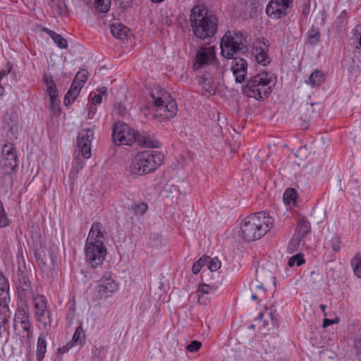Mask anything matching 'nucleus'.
I'll return each instance as SVG.
<instances>
[{"instance_id": "39448f33", "label": "nucleus", "mask_w": 361, "mask_h": 361, "mask_svg": "<svg viewBox=\"0 0 361 361\" xmlns=\"http://www.w3.org/2000/svg\"><path fill=\"white\" fill-rule=\"evenodd\" d=\"M164 161V155L156 150H145L137 153L130 166V171L135 175H145L155 171Z\"/></svg>"}, {"instance_id": "4468645a", "label": "nucleus", "mask_w": 361, "mask_h": 361, "mask_svg": "<svg viewBox=\"0 0 361 361\" xmlns=\"http://www.w3.org/2000/svg\"><path fill=\"white\" fill-rule=\"evenodd\" d=\"M94 137V132L91 128L81 130L78 135V147L80 149L82 156L85 159L91 157V143Z\"/></svg>"}, {"instance_id": "1a4fd4ad", "label": "nucleus", "mask_w": 361, "mask_h": 361, "mask_svg": "<svg viewBox=\"0 0 361 361\" xmlns=\"http://www.w3.org/2000/svg\"><path fill=\"white\" fill-rule=\"evenodd\" d=\"M137 134L127 124L117 122L113 128V140L118 145H129L136 141Z\"/></svg>"}, {"instance_id": "bb28decb", "label": "nucleus", "mask_w": 361, "mask_h": 361, "mask_svg": "<svg viewBox=\"0 0 361 361\" xmlns=\"http://www.w3.org/2000/svg\"><path fill=\"white\" fill-rule=\"evenodd\" d=\"M43 30L49 35L60 49H65L67 47V41L61 35L57 34L47 27L44 28Z\"/></svg>"}, {"instance_id": "7ed1b4c3", "label": "nucleus", "mask_w": 361, "mask_h": 361, "mask_svg": "<svg viewBox=\"0 0 361 361\" xmlns=\"http://www.w3.org/2000/svg\"><path fill=\"white\" fill-rule=\"evenodd\" d=\"M190 21L194 35L201 39H210L217 30V19L208 13L203 6H195L191 10Z\"/></svg>"}, {"instance_id": "b1692460", "label": "nucleus", "mask_w": 361, "mask_h": 361, "mask_svg": "<svg viewBox=\"0 0 361 361\" xmlns=\"http://www.w3.org/2000/svg\"><path fill=\"white\" fill-rule=\"evenodd\" d=\"M129 30L125 25L120 23H114L111 26L112 35L117 39H124L127 37Z\"/></svg>"}, {"instance_id": "aec40b11", "label": "nucleus", "mask_w": 361, "mask_h": 361, "mask_svg": "<svg viewBox=\"0 0 361 361\" xmlns=\"http://www.w3.org/2000/svg\"><path fill=\"white\" fill-rule=\"evenodd\" d=\"M264 272L263 269L261 270H257L256 271V276H257V281L259 282L260 284H257V283L252 282L250 284L251 290H255V292L252 294L251 298L252 300H257L258 299V297L263 296L265 295V289L264 288V283L260 281L262 280V277L260 275H262Z\"/></svg>"}, {"instance_id": "338daca9", "label": "nucleus", "mask_w": 361, "mask_h": 361, "mask_svg": "<svg viewBox=\"0 0 361 361\" xmlns=\"http://www.w3.org/2000/svg\"><path fill=\"white\" fill-rule=\"evenodd\" d=\"M98 91H99L98 94H101V95L103 96L104 94H106V93H107V88L105 87H102L99 88Z\"/></svg>"}, {"instance_id": "ea45409f", "label": "nucleus", "mask_w": 361, "mask_h": 361, "mask_svg": "<svg viewBox=\"0 0 361 361\" xmlns=\"http://www.w3.org/2000/svg\"><path fill=\"white\" fill-rule=\"evenodd\" d=\"M305 263V259L303 258V255L302 253L296 254L292 256L288 260V266L290 267L297 265V267H300L302 264Z\"/></svg>"}, {"instance_id": "6e6552de", "label": "nucleus", "mask_w": 361, "mask_h": 361, "mask_svg": "<svg viewBox=\"0 0 361 361\" xmlns=\"http://www.w3.org/2000/svg\"><path fill=\"white\" fill-rule=\"evenodd\" d=\"M18 166V157L16 148L12 143H6L1 152L0 168L4 174H11L16 171Z\"/></svg>"}, {"instance_id": "69168bd1", "label": "nucleus", "mask_w": 361, "mask_h": 361, "mask_svg": "<svg viewBox=\"0 0 361 361\" xmlns=\"http://www.w3.org/2000/svg\"><path fill=\"white\" fill-rule=\"evenodd\" d=\"M281 5L285 7L286 9L291 4L293 0H276Z\"/></svg>"}, {"instance_id": "412c9836", "label": "nucleus", "mask_w": 361, "mask_h": 361, "mask_svg": "<svg viewBox=\"0 0 361 361\" xmlns=\"http://www.w3.org/2000/svg\"><path fill=\"white\" fill-rule=\"evenodd\" d=\"M311 231V225L310 221L305 217L299 219L294 234L304 238Z\"/></svg>"}, {"instance_id": "2f4dec72", "label": "nucleus", "mask_w": 361, "mask_h": 361, "mask_svg": "<svg viewBox=\"0 0 361 361\" xmlns=\"http://www.w3.org/2000/svg\"><path fill=\"white\" fill-rule=\"evenodd\" d=\"M297 195V191L295 189L288 188L283 194V202L286 204H295Z\"/></svg>"}, {"instance_id": "e433bc0d", "label": "nucleus", "mask_w": 361, "mask_h": 361, "mask_svg": "<svg viewBox=\"0 0 361 361\" xmlns=\"http://www.w3.org/2000/svg\"><path fill=\"white\" fill-rule=\"evenodd\" d=\"M96 8L101 13H106L111 6V0H94Z\"/></svg>"}, {"instance_id": "4be33fe9", "label": "nucleus", "mask_w": 361, "mask_h": 361, "mask_svg": "<svg viewBox=\"0 0 361 361\" xmlns=\"http://www.w3.org/2000/svg\"><path fill=\"white\" fill-rule=\"evenodd\" d=\"M136 141L140 146L147 148H158L160 146L158 140L153 139L146 133L137 134Z\"/></svg>"}, {"instance_id": "0eeeda50", "label": "nucleus", "mask_w": 361, "mask_h": 361, "mask_svg": "<svg viewBox=\"0 0 361 361\" xmlns=\"http://www.w3.org/2000/svg\"><path fill=\"white\" fill-rule=\"evenodd\" d=\"M271 76L267 72L260 73L250 78L244 89V93L257 100L267 97L271 92Z\"/></svg>"}, {"instance_id": "603ef678", "label": "nucleus", "mask_w": 361, "mask_h": 361, "mask_svg": "<svg viewBox=\"0 0 361 361\" xmlns=\"http://www.w3.org/2000/svg\"><path fill=\"white\" fill-rule=\"evenodd\" d=\"M115 109L116 114H119L122 117H125L128 114V111L126 108L121 104H118V105L115 106Z\"/></svg>"}, {"instance_id": "a211bd4d", "label": "nucleus", "mask_w": 361, "mask_h": 361, "mask_svg": "<svg viewBox=\"0 0 361 361\" xmlns=\"http://www.w3.org/2000/svg\"><path fill=\"white\" fill-rule=\"evenodd\" d=\"M235 82L241 83L247 75V62L241 58L235 59L231 67Z\"/></svg>"}, {"instance_id": "680f3d73", "label": "nucleus", "mask_w": 361, "mask_h": 361, "mask_svg": "<svg viewBox=\"0 0 361 361\" xmlns=\"http://www.w3.org/2000/svg\"><path fill=\"white\" fill-rule=\"evenodd\" d=\"M47 92L49 94L50 99H57V97H58V91L56 90V87L53 88V89H51V87L50 90H47Z\"/></svg>"}, {"instance_id": "f704fd0d", "label": "nucleus", "mask_w": 361, "mask_h": 361, "mask_svg": "<svg viewBox=\"0 0 361 361\" xmlns=\"http://www.w3.org/2000/svg\"><path fill=\"white\" fill-rule=\"evenodd\" d=\"M205 265L211 271H217L221 267V262L217 258L212 259L209 257H205Z\"/></svg>"}, {"instance_id": "c03bdc74", "label": "nucleus", "mask_w": 361, "mask_h": 361, "mask_svg": "<svg viewBox=\"0 0 361 361\" xmlns=\"http://www.w3.org/2000/svg\"><path fill=\"white\" fill-rule=\"evenodd\" d=\"M133 210L137 214H143L147 210V205L144 202L138 203L133 206Z\"/></svg>"}, {"instance_id": "49530a36", "label": "nucleus", "mask_w": 361, "mask_h": 361, "mask_svg": "<svg viewBox=\"0 0 361 361\" xmlns=\"http://www.w3.org/2000/svg\"><path fill=\"white\" fill-rule=\"evenodd\" d=\"M88 78V72L86 70H81L78 72V73L75 75V78L76 80H78L79 82H81L82 85L85 84V81L87 80Z\"/></svg>"}, {"instance_id": "774afa93", "label": "nucleus", "mask_w": 361, "mask_h": 361, "mask_svg": "<svg viewBox=\"0 0 361 361\" xmlns=\"http://www.w3.org/2000/svg\"><path fill=\"white\" fill-rule=\"evenodd\" d=\"M130 4V0H123L121 2V4H123V7L128 6Z\"/></svg>"}, {"instance_id": "c9c22d12", "label": "nucleus", "mask_w": 361, "mask_h": 361, "mask_svg": "<svg viewBox=\"0 0 361 361\" xmlns=\"http://www.w3.org/2000/svg\"><path fill=\"white\" fill-rule=\"evenodd\" d=\"M313 113L314 110L312 108V104L306 103L305 105L300 107V114L302 116V118L304 119V121L309 119Z\"/></svg>"}, {"instance_id": "2eb2a0df", "label": "nucleus", "mask_w": 361, "mask_h": 361, "mask_svg": "<svg viewBox=\"0 0 361 361\" xmlns=\"http://www.w3.org/2000/svg\"><path fill=\"white\" fill-rule=\"evenodd\" d=\"M118 289V284L110 276L101 279L100 283L96 287L99 295L104 299L111 298Z\"/></svg>"}, {"instance_id": "6ab92c4d", "label": "nucleus", "mask_w": 361, "mask_h": 361, "mask_svg": "<svg viewBox=\"0 0 361 361\" xmlns=\"http://www.w3.org/2000/svg\"><path fill=\"white\" fill-rule=\"evenodd\" d=\"M267 14L274 19L280 18L286 14V8L276 0H271L266 8Z\"/></svg>"}, {"instance_id": "393cba45", "label": "nucleus", "mask_w": 361, "mask_h": 361, "mask_svg": "<svg viewBox=\"0 0 361 361\" xmlns=\"http://www.w3.org/2000/svg\"><path fill=\"white\" fill-rule=\"evenodd\" d=\"M8 290L9 286L7 279L0 274V301L3 302L9 301Z\"/></svg>"}, {"instance_id": "ddd939ff", "label": "nucleus", "mask_w": 361, "mask_h": 361, "mask_svg": "<svg viewBox=\"0 0 361 361\" xmlns=\"http://www.w3.org/2000/svg\"><path fill=\"white\" fill-rule=\"evenodd\" d=\"M17 275V290L18 297L20 300L23 301L24 302H27L28 300L32 298L37 294L32 291L30 281L22 270L19 269Z\"/></svg>"}, {"instance_id": "13d9d810", "label": "nucleus", "mask_w": 361, "mask_h": 361, "mask_svg": "<svg viewBox=\"0 0 361 361\" xmlns=\"http://www.w3.org/2000/svg\"><path fill=\"white\" fill-rule=\"evenodd\" d=\"M96 113H97V108L94 105H91L90 107H89V111H88V114H87V118L89 119H92L94 118L95 115H96Z\"/></svg>"}, {"instance_id": "864d4df0", "label": "nucleus", "mask_w": 361, "mask_h": 361, "mask_svg": "<svg viewBox=\"0 0 361 361\" xmlns=\"http://www.w3.org/2000/svg\"><path fill=\"white\" fill-rule=\"evenodd\" d=\"M84 164L79 160H75L73 162V166L71 169V173L77 174L78 171L82 169Z\"/></svg>"}, {"instance_id": "6e6d98bb", "label": "nucleus", "mask_w": 361, "mask_h": 361, "mask_svg": "<svg viewBox=\"0 0 361 361\" xmlns=\"http://www.w3.org/2000/svg\"><path fill=\"white\" fill-rule=\"evenodd\" d=\"M11 71V66L9 63H7L6 68L0 71V81L3 79V78L4 76L9 74Z\"/></svg>"}, {"instance_id": "58836bf2", "label": "nucleus", "mask_w": 361, "mask_h": 361, "mask_svg": "<svg viewBox=\"0 0 361 361\" xmlns=\"http://www.w3.org/2000/svg\"><path fill=\"white\" fill-rule=\"evenodd\" d=\"M320 39V33L318 30L312 28L308 32L307 42L310 45L316 44Z\"/></svg>"}, {"instance_id": "4c0bfd02", "label": "nucleus", "mask_w": 361, "mask_h": 361, "mask_svg": "<svg viewBox=\"0 0 361 361\" xmlns=\"http://www.w3.org/2000/svg\"><path fill=\"white\" fill-rule=\"evenodd\" d=\"M216 286L202 284L198 288L197 293H201L203 295L211 296L214 294V293L216 290Z\"/></svg>"}, {"instance_id": "a18cd8bd", "label": "nucleus", "mask_w": 361, "mask_h": 361, "mask_svg": "<svg viewBox=\"0 0 361 361\" xmlns=\"http://www.w3.org/2000/svg\"><path fill=\"white\" fill-rule=\"evenodd\" d=\"M354 42L358 43L361 47V25H357L353 30Z\"/></svg>"}, {"instance_id": "473e14b6", "label": "nucleus", "mask_w": 361, "mask_h": 361, "mask_svg": "<svg viewBox=\"0 0 361 361\" xmlns=\"http://www.w3.org/2000/svg\"><path fill=\"white\" fill-rule=\"evenodd\" d=\"M351 266L355 275L361 278V256L359 253L356 254L352 259Z\"/></svg>"}, {"instance_id": "cd10ccee", "label": "nucleus", "mask_w": 361, "mask_h": 361, "mask_svg": "<svg viewBox=\"0 0 361 361\" xmlns=\"http://www.w3.org/2000/svg\"><path fill=\"white\" fill-rule=\"evenodd\" d=\"M47 352V341L45 337L43 335H40L37 340V361H42Z\"/></svg>"}, {"instance_id": "a19ab883", "label": "nucleus", "mask_w": 361, "mask_h": 361, "mask_svg": "<svg viewBox=\"0 0 361 361\" xmlns=\"http://www.w3.org/2000/svg\"><path fill=\"white\" fill-rule=\"evenodd\" d=\"M85 338V333L81 326L76 328L75 333L73 336L71 342L72 343H80Z\"/></svg>"}, {"instance_id": "7c9ffc66", "label": "nucleus", "mask_w": 361, "mask_h": 361, "mask_svg": "<svg viewBox=\"0 0 361 361\" xmlns=\"http://www.w3.org/2000/svg\"><path fill=\"white\" fill-rule=\"evenodd\" d=\"M9 317L8 302L0 301V328L4 325Z\"/></svg>"}, {"instance_id": "72a5a7b5", "label": "nucleus", "mask_w": 361, "mask_h": 361, "mask_svg": "<svg viewBox=\"0 0 361 361\" xmlns=\"http://www.w3.org/2000/svg\"><path fill=\"white\" fill-rule=\"evenodd\" d=\"M81 90L71 88L68 92L66 93L63 102L66 106H68L71 104L76 97L78 96Z\"/></svg>"}, {"instance_id": "c85d7f7f", "label": "nucleus", "mask_w": 361, "mask_h": 361, "mask_svg": "<svg viewBox=\"0 0 361 361\" xmlns=\"http://www.w3.org/2000/svg\"><path fill=\"white\" fill-rule=\"evenodd\" d=\"M165 245V240L162 235L158 233L153 234L149 241V246L152 249L157 250Z\"/></svg>"}, {"instance_id": "f3484780", "label": "nucleus", "mask_w": 361, "mask_h": 361, "mask_svg": "<svg viewBox=\"0 0 361 361\" xmlns=\"http://www.w3.org/2000/svg\"><path fill=\"white\" fill-rule=\"evenodd\" d=\"M219 76L205 74L200 82L204 91L209 95H214L219 86Z\"/></svg>"}, {"instance_id": "c756f323", "label": "nucleus", "mask_w": 361, "mask_h": 361, "mask_svg": "<svg viewBox=\"0 0 361 361\" xmlns=\"http://www.w3.org/2000/svg\"><path fill=\"white\" fill-rule=\"evenodd\" d=\"M302 240H303V238L294 234L288 243V245L287 247L288 252L289 253H293V252L298 251L300 248L301 242Z\"/></svg>"}, {"instance_id": "37998d69", "label": "nucleus", "mask_w": 361, "mask_h": 361, "mask_svg": "<svg viewBox=\"0 0 361 361\" xmlns=\"http://www.w3.org/2000/svg\"><path fill=\"white\" fill-rule=\"evenodd\" d=\"M9 224V219H8L4 211L3 204L0 200V228H5Z\"/></svg>"}, {"instance_id": "f8f14e48", "label": "nucleus", "mask_w": 361, "mask_h": 361, "mask_svg": "<svg viewBox=\"0 0 361 361\" xmlns=\"http://www.w3.org/2000/svg\"><path fill=\"white\" fill-rule=\"evenodd\" d=\"M215 51L213 47H201L197 51L193 64L195 70L213 65Z\"/></svg>"}, {"instance_id": "20e7f679", "label": "nucleus", "mask_w": 361, "mask_h": 361, "mask_svg": "<svg viewBox=\"0 0 361 361\" xmlns=\"http://www.w3.org/2000/svg\"><path fill=\"white\" fill-rule=\"evenodd\" d=\"M154 117L161 122L173 118L177 113L176 102L163 89L153 90L150 94Z\"/></svg>"}, {"instance_id": "052dcab7", "label": "nucleus", "mask_w": 361, "mask_h": 361, "mask_svg": "<svg viewBox=\"0 0 361 361\" xmlns=\"http://www.w3.org/2000/svg\"><path fill=\"white\" fill-rule=\"evenodd\" d=\"M102 96L101 94H95L92 98V104L96 106L102 102Z\"/></svg>"}, {"instance_id": "09e8293b", "label": "nucleus", "mask_w": 361, "mask_h": 361, "mask_svg": "<svg viewBox=\"0 0 361 361\" xmlns=\"http://www.w3.org/2000/svg\"><path fill=\"white\" fill-rule=\"evenodd\" d=\"M205 265V259L204 257L200 258L198 261H197L192 266V271L193 274H197L200 272L201 268Z\"/></svg>"}, {"instance_id": "5701e85b", "label": "nucleus", "mask_w": 361, "mask_h": 361, "mask_svg": "<svg viewBox=\"0 0 361 361\" xmlns=\"http://www.w3.org/2000/svg\"><path fill=\"white\" fill-rule=\"evenodd\" d=\"M16 325L20 324L23 331L30 329L28 313L24 309H19L15 319Z\"/></svg>"}, {"instance_id": "bf43d9fd", "label": "nucleus", "mask_w": 361, "mask_h": 361, "mask_svg": "<svg viewBox=\"0 0 361 361\" xmlns=\"http://www.w3.org/2000/svg\"><path fill=\"white\" fill-rule=\"evenodd\" d=\"M50 102H51V108H52L53 111L54 112L56 111H59V109H60V107H59L60 102H59V100L58 99H50Z\"/></svg>"}, {"instance_id": "e2e57ef3", "label": "nucleus", "mask_w": 361, "mask_h": 361, "mask_svg": "<svg viewBox=\"0 0 361 361\" xmlns=\"http://www.w3.org/2000/svg\"><path fill=\"white\" fill-rule=\"evenodd\" d=\"M355 348L357 352V355L360 360H361V340H357L355 341Z\"/></svg>"}, {"instance_id": "4d7b16f0", "label": "nucleus", "mask_w": 361, "mask_h": 361, "mask_svg": "<svg viewBox=\"0 0 361 361\" xmlns=\"http://www.w3.org/2000/svg\"><path fill=\"white\" fill-rule=\"evenodd\" d=\"M339 322L338 317H336L334 319H324L323 321V327H326L329 325L337 324Z\"/></svg>"}, {"instance_id": "de8ad7c7", "label": "nucleus", "mask_w": 361, "mask_h": 361, "mask_svg": "<svg viewBox=\"0 0 361 361\" xmlns=\"http://www.w3.org/2000/svg\"><path fill=\"white\" fill-rule=\"evenodd\" d=\"M330 245L334 252H339L341 250V240L339 237L334 236L330 240Z\"/></svg>"}, {"instance_id": "dca6fc26", "label": "nucleus", "mask_w": 361, "mask_h": 361, "mask_svg": "<svg viewBox=\"0 0 361 361\" xmlns=\"http://www.w3.org/2000/svg\"><path fill=\"white\" fill-rule=\"evenodd\" d=\"M268 51L269 44L267 40L262 38V39L256 41L252 49V54L259 64L265 66L271 62V59L267 54Z\"/></svg>"}, {"instance_id": "3c124183", "label": "nucleus", "mask_w": 361, "mask_h": 361, "mask_svg": "<svg viewBox=\"0 0 361 361\" xmlns=\"http://www.w3.org/2000/svg\"><path fill=\"white\" fill-rule=\"evenodd\" d=\"M44 81L46 84L47 90H50L51 87V89L56 87V85H55L51 76L48 75H44Z\"/></svg>"}, {"instance_id": "79ce46f5", "label": "nucleus", "mask_w": 361, "mask_h": 361, "mask_svg": "<svg viewBox=\"0 0 361 361\" xmlns=\"http://www.w3.org/2000/svg\"><path fill=\"white\" fill-rule=\"evenodd\" d=\"M20 336L22 342L25 344L28 349L30 350L32 345L31 338H32V332L30 331V329L22 331Z\"/></svg>"}, {"instance_id": "f257e3e1", "label": "nucleus", "mask_w": 361, "mask_h": 361, "mask_svg": "<svg viewBox=\"0 0 361 361\" xmlns=\"http://www.w3.org/2000/svg\"><path fill=\"white\" fill-rule=\"evenodd\" d=\"M273 223V219L265 212L250 214L241 221L238 236L247 242L259 240L270 230Z\"/></svg>"}, {"instance_id": "5fc2aeb1", "label": "nucleus", "mask_w": 361, "mask_h": 361, "mask_svg": "<svg viewBox=\"0 0 361 361\" xmlns=\"http://www.w3.org/2000/svg\"><path fill=\"white\" fill-rule=\"evenodd\" d=\"M198 302L201 305H206L210 300L211 296L198 293Z\"/></svg>"}, {"instance_id": "f03ea898", "label": "nucleus", "mask_w": 361, "mask_h": 361, "mask_svg": "<svg viewBox=\"0 0 361 361\" xmlns=\"http://www.w3.org/2000/svg\"><path fill=\"white\" fill-rule=\"evenodd\" d=\"M106 235V233L102 230V226L99 222L93 223L86 240L85 250V259L93 269L102 265L105 259L107 252L102 239Z\"/></svg>"}, {"instance_id": "a878e982", "label": "nucleus", "mask_w": 361, "mask_h": 361, "mask_svg": "<svg viewBox=\"0 0 361 361\" xmlns=\"http://www.w3.org/2000/svg\"><path fill=\"white\" fill-rule=\"evenodd\" d=\"M325 80L324 73L317 69L310 76L307 84L312 87H317L323 83Z\"/></svg>"}, {"instance_id": "8fccbe9b", "label": "nucleus", "mask_w": 361, "mask_h": 361, "mask_svg": "<svg viewBox=\"0 0 361 361\" xmlns=\"http://www.w3.org/2000/svg\"><path fill=\"white\" fill-rule=\"evenodd\" d=\"M202 343L197 341H192L191 343L187 346V350L190 352H196L201 347Z\"/></svg>"}, {"instance_id": "9d476101", "label": "nucleus", "mask_w": 361, "mask_h": 361, "mask_svg": "<svg viewBox=\"0 0 361 361\" xmlns=\"http://www.w3.org/2000/svg\"><path fill=\"white\" fill-rule=\"evenodd\" d=\"M36 257L42 271L50 274L54 270L57 263L56 248L54 247H44L37 252Z\"/></svg>"}, {"instance_id": "0e129e2a", "label": "nucleus", "mask_w": 361, "mask_h": 361, "mask_svg": "<svg viewBox=\"0 0 361 361\" xmlns=\"http://www.w3.org/2000/svg\"><path fill=\"white\" fill-rule=\"evenodd\" d=\"M82 86H83V85L82 84L81 82H79L78 80H76L75 78H74V80L71 84V88L81 90Z\"/></svg>"}, {"instance_id": "423d86ee", "label": "nucleus", "mask_w": 361, "mask_h": 361, "mask_svg": "<svg viewBox=\"0 0 361 361\" xmlns=\"http://www.w3.org/2000/svg\"><path fill=\"white\" fill-rule=\"evenodd\" d=\"M247 37L240 32L228 31L221 41V52L226 59H231L238 53L247 50Z\"/></svg>"}, {"instance_id": "9b49d317", "label": "nucleus", "mask_w": 361, "mask_h": 361, "mask_svg": "<svg viewBox=\"0 0 361 361\" xmlns=\"http://www.w3.org/2000/svg\"><path fill=\"white\" fill-rule=\"evenodd\" d=\"M31 299L33 301L37 320L41 322L44 327L50 326L51 323L50 313L47 309V303L44 296L37 294Z\"/></svg>"}]
</instances>
